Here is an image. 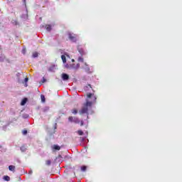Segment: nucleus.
I'll return each mask as SVG.
<instances>
[{
    "label": "nucleus",
    "instance_id": "obj_13",
    "mask_svg": "<svg viewBox=\"0 0 182 182\" xmlns=\"http://www.w3.org/2000/svg\"><path fill=\"white\" fill-rule=\"evenodd\" d=\"M52 149H53V150H60V147L59 146V145H53V146H52Z\"/></svg>",
    "mask_w": 182,
    "mask_h": 182
},
{
    "label": "nucleus",
    "instance_id": "obj_16",
    "mask_svg": "<svg viewBox=\"0 0 182 182\" xmlns=\"http://www.w3.org/2000/svg\"><path fill=\"white\" fill-rule=\"evenodd\" d=\"M41 102H42L43 103H45V95H41Z\"/></svg>",
    "mask_w": 182,
    "mask_h": 182
},
{
    "label": "nucleus",
    "instance_id": "obj_7",
    "mask_svg": "<svg viewBox=\"0 0 182 182\" xmlns=\"http://www.w3.org/2000/svg\"><path fill=\"white\" fill-rule=\"evenodd\" d=\"M77 50L79 53L81 55V56H83V55L85 54V50H83L82 48H80V46L77 47Z\"/></svg>",
    "mask_w": 182,
    "mask_h": 182
},
{
    "label": "nucleus",
    "instance_id": "obj_18",
    "mask_svg": "<svg viewBox=\"0 0 182 182\" xmlns=\"http://www.w3.org/2000/svg\"><path fill=\"white\" fill-rule=\"evenodd\" d=\"M78 62H81V63H83V57L82 56H80L77 59Z\"/></svg>",
    "mask_w": 182,
    "mask_h": 182
},
{
    "label": "nucleus",
    "instance_id": "obj_10",
    "mask_svg": "<svg viewBox=\"0 0 182 182\" xmlns=\"http://www.w3.org/2000/svg\"><path fill=\"white\" fill-rule=\"evenodd\" d=\"M28 102V99L27 98H24L21 102V106H25V105H26V102Z\"/></svg>",
    "mask_w": 182,
    "mask_h": 182
},
{
    "label": "nucleus",
    "instance_id": "obj_14",
    "mask_svg": "<svg viewBox=\"0 0 182 182\" xmlns=\"http://www.w3.org/2000/svg\"><path fill=\"white\" fill-rule=\"evenodd\" d=\"M3 180H4L5 181H9L11 180V178L9 176H4L3 177Z\"/></svg>",
    "mask_w": 182,
    "mask_h": 182
},
{
    "label": "nucleus",
    "instance_id": "obj_25",
    "mask_svg": "<svg viewBox=\"0 0 182 182\" xmlns=\"http://www.w3.org/2000/svg\"><path fill=\"white\" fill-rule=\"evenodd\" d=\"M12 23H13L14 25H18V21H15V20H13V21H12Z\"/></svg>",
    "mask_w": 182,
    "mask_h": 182
},
{
    "label": "nucleus",
    "instance_id": "obj_32",
    "mask_svg": "<svg viewBox=\"0 0 182 182\" xmlns=\"http://www.w3.org/2000/svg\"><path fill=\"white\" fill-rule=\"evenodd\" d=\"M43 81L45 82V80H46L45 78H43Z\"/></svg>",
    "mask_w": 182,
    "mask_h": 182
},
{
    "label": "nucleus",
    "instance_id": "obj_3",
    "mask_svg": "<svg viewBox=\"0 0 182 182\" xmlns=\"http://www.w3.org/2000/svg\"><path fill=\"white\" fill-rule=\"evenodd\" d=\"M68 38L72 42H76V41H77V36L72 33H68Z\"/></svg>",
    "mask_w": 182,
    "mask_h": 182
},
{
    "label": "nucleus",
    "instance_id": "obj_4",
    "mask_svg": "<svg viewBox=\"0 0 182 182\" xmlns=\"http://www.w3.org/2000/svg\"><path fill=\"white\" fill-rule=\"evenodd\" d=\"M82 69H84L85 72H87V73H92V71L90 70V68H89V65L86 63H84V65L82 66Z\"/></svg>",
    "mask_w": 182,
    "mask_h": 182
},
{
    "label": "nucleus",
    "instance_id": "obj_21",
    "mask_svg": "<svg viewBox=\"0 0 182 182\" xmlns=\"http://www.w3.org/2000/svg\"><path fill=\"white\" fill-rule=\"evenodd\" d=\"M72 113H73V114H77V109H73V110H72Z\"/></svg>",
    "mask_w": 182,
    "mask_h": 182
},
{
    "label": "nucleus",
    "instance_id": "obj_1",
    "mask_svg": "<svg viewBox=\"0 0 182 182\" xmlns=\"http://www.w3.org/2000/svg\"><path fill=\"white\" fill-rule=\"evenodd\" d=\"M87 99L86 100V103L83 105L82 109L79 111L80 114H92L93 110H92V106L94 103H96V96L92 93H88L87 95Z\"/></svg>",
    "mask_w": 182,
    "mask_h": 182
},
{
    "label": "nucleus",
    "instance_id": "obj_2",
    "mask_svg": "<svg viewBox=\"0 0 182 182\" xmlns=\"http://www.w3.org/2000/svg\"><path fill=\"white\" fill-rule=\"evenodd\" d=\"M65 69H75V70L80 68V64L77 63V65L75 64H65Z\"/></svg>",
    "mask_w": 182,
    "mask_h": 182
},
{
    "label": "nucleus",
    "instance_id": "obj_5",
    "mask_svg": "<svg viewBox=\"0 0 182 182\" xmlns=\"http://www.w3.org/2000/svg\"><path fill=\"white\" fill-rule=\"evenodd\" d=\"M66 58L68 59H70V56L69 55V54L65 53V55H61V59H62L63 63H66Z\"/></svg>",
    "mask_w": 182,
    "mask_h": 182
},
{
    "label": "nucleus",
    "instance_id": "obj_20",
    "mask_svg": "<svg viewBox=\"0 0 182 182\" xmlns=\"http://www.w3.org/2000/svg\"><path fill=\"white\" fill-rule=\"evenodd\" d=\"M51 163H52V162L50 161V160H48V161H46V164L47 166H50Z\"/></svg>",
    "mask_w": 182,
    "mask_h": 182
},
{
    "label": "nucleus",
    "instance_id": "obj_29",
    "mask_svg": "<svg viewBox=\"0 0 182 182\" xmlns=\"http://www.w3.org/2000/svg\"><path fill=\"white\" fill-rule=\"evenodd\" d=\"M29 174H32V171H29Z\"/></svg>",
    "mask_w": 182,
    "mask_h": 182
},
{
    "label": "nucleus",
    "instance_id": "obj_12",
    "mask_svg": "<svg viewBox=\"0 0 182 182\" xmlns=\"http://www.w3.org/2000/svg\"><path fill=\"white\" fill-rule=\"evenodd\" d=\"M46 31H48V32H50V31L52 30V26H50V25H46Z\"/></svg>",
    "mask_w": 182,
    "mask_h": 182
},
{
    "label": "nucleus",
    "instance_id": "obj_31",
    "mask_svg": "<svg viewBox=\"0 0 182 182\" xmlns=\"http://www.w3.org/2000/svg\"><path fill=\"white\" fill-rule=\"evenodd\" d=\"M25 86H26V87H28V84H26Z\"/></svg>",
    "mask_w": 182,
    "mask_h": 182
},
{
    "label": "nucleus",
    "instance_id": "obj_22",
    "mask_svg": "<svg viewBox=\"0 0 182 182\" xmlns=\"http://www.w3.org/2000/svg\"><path fill=\"white\" fill-rule=\"evenodd\" d=\"M77 133H78V134H79L80 136H83V132H82V130H79V131L77 132Z\"/></svg>",
    "mask_w": 182,
    "mask_h": 182
},
{
    "label": "nucleus",
    "instance_id": "obj_8",
    "mask_svg": "<svg viewBox=\"0 0 182 182\" xmlns=\"http://www.w3.org/2000/svg\"><path fill=\"white\" fill-rule=\"evenodd\" d=\"M62 79L63 80H69V75L66 73L62 74Z\"/></svg>",
    "mask_w": 182,
    "mask_h": 182
},
{
    "label": "nucleus",
    "instance_id": "obj_27",
    "mask_svg": "<svg viewBox=\"0 0 182 182\" xmlns=\"http://www.w3.org/2000/svg\"><path fill=\"white\" fill-rule=\"evenodd\" d=\"M28 80H29V79H28V77H26V78L24 79L25 83H28Z\"/></svg>",
    "mask_w": 182,
    "mask_h": 182
},
{
    "label": "nucleus",
    "instance_id": "obj_19",
    "mask_svg": "<svg viewBox=\"0 0 182 182\" xmlns=\"http://www.w3.org/2000/svg\"><path fill=\"white\" fill-rule=\"evenodd\" d=\"M74 119H75V117H70L68 118V120H69V122H73Z\"/></svg>",
    "mask_w": 182,
    "mask_h": 182
},
{
    "label": "nucleus",
    "instance_id": "obj_26",
    "mask_svg": "<svg viewBox=\"0 0 182 182\" xmlns=\"http://www.w3.org/2000/svg\"><path fill=\"white\" fill-rule=\"evenodd\" d=\"M22 53H23V55H25V53H26V48H23Z\"/></svg>",
    "mask_w": 182,
    "mask_h": 182
},
{
    "label": "nucleus",
    "instance_id": "obj_24",
    "mask_svg": "<svg viewBox=\"0 0 182 182\" xmlns=\"http://www.w3.org/2000/svg\"><path fill=\"white\" fill-rule=\"evenodd\" d=\"M33 58H38V53H33Z\"/></svg>",
    "mask_w": 182,
    "mask_h": 182
},
{
    "label": "nucleus",
    "instance_id": "obj_23",
    "mask_svg": "<svg viewBox=\"0 0 182 182\" xmlns=\"http://www.w3.org/2000/svg\"><path fill=\"white\" fill-rule=\"evenodd\" d=\"M86 168H87L86 166H82V167H81V171H86Z\"/></svg>",
    "mask_w": 182,
    "mask_h": 182
},
{
    "label": "nucleus",
    "instance_id": "obj_9",
    "mask_svg": "<svg viewBox=\"0 0 182 182\" xmlns=\"http://www.w3.org/2000/svg\"><path fill=\"white\" fill-rule=\"evenodd\" d=\"M49 72H55V70H56V65H51L49 68H48Z\"/></svg>",
    "mask_w": 182,
    "mask_h": 182
},
{
    "label": "nucleus",
    "instance_id": "obj_11",
    "mask_svg": "<svg viewBox=\"0 0 182 182\" xmlns=\"http://www.w3.org/2000/svg\"><path fill=\"white\" fill-rule=\"evenodd\" d=\"M9 170L10 171H13L14 173H15V166H13V165H10L9 166Z\"/></svg>",
    "mask_w": 182,
    "mask_h": 182
},
{
    "label": "nucleus",
    "instance_id": "obj_30",
    "mask_svg": "<svg viewBox=\"0 0 182 182\" xmlns=\"http://www.w3.org/2000/svg\"><path fill=\"white\" fill-rule=\"evenodd\" d=\"M71 60H72V62H75V59H72Z\"/></svg>",
    "mask_w": 182,
    "mask_h": 182
},
{
    "label": "nucleus",
    "instance_id": "obj_15",
    "mask_svg": "<svg viewBox=\"0 0 182 182\" xmlns=\"http://www.w3.org/2000/svg\"><path fill=\"white\" fill-rule=\"evenodd\" d=\"M21 18H23V19H27L28 18V13L26 12V14L23 16H21Z\"/></svg>",
    "mask_w": 182,
    "mask_h": 182
},
{
    "label": "nucleus",
    "instance_id": "obj_28",
    "mask_svg": "<svg viewBox=\"0 0 182 182\" xmlns=\"http://www.w3.org/2000/svg\"><path fill=\"white\" fill-rule=\"evenodd\" d=\"M22 133H23V134H28V131L23 130V131L22 132Z\"/></svg>",
    "mask_w": 182,
    "mask_h": 182
},
{
    "label": "nucleus",
    "instance_id": "obj_6",
    "mask_svg": "<svg viewBox=\"0 0 182 182\" xmlns=\"http://www.w3.org/2000/svg\"><path fill=\"white\" fill-rule=\"evenodd\" d=\"M73 123H76L77 124H79V123H80V126H83V121L80 122L77 117H74Z\"/></svg>",
    "mask_w": 182,
    "mask_h": 182
},
{
    "label": "nucleus",
    "instance_id": "obj_17",
    "mask_svg": "<svg viewBox=\"0 0 182 182\" xmlns=\"http://www.w3.org/2000/svg\"><path fill=\"white\" fill-rule=\"evenodd\" d=\"M21 151L23 153H25V151H26V147H25V146H21Z\"/></svg>",
    "mask_w": 182,
    "mask_h": 182
},
{
    "label": "nucleus",
    "instance_id": "obj_33",
    "mask_svg": "<svg viewBox=\"0 0 182 182\" xmlns=\"http://www.w3.org/2000/svg\"><path fill=\"white\" fill-rule=\"evenodd\" d=\"M23 2H26V0H23Z\"/></svg>",
    "mask_w": 182,
    "mask_h": 182
}]
</instances>
